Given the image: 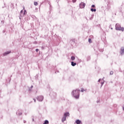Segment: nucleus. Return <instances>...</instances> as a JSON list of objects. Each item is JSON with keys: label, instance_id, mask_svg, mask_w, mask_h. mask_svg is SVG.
Returning a JSON list of instances; mask_svg holds the SVG:
<instances>
[{"label": "nucleus", "instance_id": "obj_9", "mask_svg": "<svg viewBox=\"0 0 124 124\" xmlns=\"http://www.w3.org/2000/svg\"><path fill=\"white\" fill-rule=\"evenodd\" d=\"M66 120V117H65V116H63L62 118V122L63 123L64 122H65V121Z\"/></svg>", "mask_w": 124, "mask_h": 124}, {"label": "nucleus", "instance_id": "obj_24", "mask_svg": "<svg viewBox=\"0 0 124 124\" xmlns=\"http://www.w3.org/2000/svg\"><path fill=\"white\" fill-rule=\"evenodd\" d=\"M38 51H39V49H36V52H38Z\"/></svg>", "mask_w": 124, "mask_h": 124}, {"label": "nucleus", "instance_id": "obj_20", "mask_svg": "<svg viewBox=\"0 0 124 124\" xmlns=\"http://www.w3.org/2000/svg\"><path fill=\"white\" fill-rule=\"evenodd\" d=\"M26 13H27V11L26 10H25L24 11V13L23 14V15H25L26 14Z\"/></svg>", "mask_w": 124, "mask_h": 124}, {"label": "nucleus", "instance_id": "obj_23", "mask_svg": "<svg viewBox=\"0 0 124 124\" xmlns=\"http://www.w3.org/2000/svg\"><path fill=\"white\" fill-rule=\"evenodd\" d=\"M76 0H73V2H76Z\"/></svg>", "mask_w": 124, "mask_h": 124}, {"label": "nucleus", "instance_id": "obj_3", "mask_svg": "<svg viewBox=\"0 0 124 124\" xmlns=\"http://www.w3.org/2000/svg\"><path fill=\"white\" fill-rule=\"evenodd\" d=\"M43 99H44V97L42 95H40V96H38L37 97V100L38 101H43Z\"/></svg>", "mask_w": 124, "mask_h": 124}, {"label": "nucleus", "instance_id": "obj_29", "mask_svg": "<svg viewBox=\"0 0 124 124\" xmlns=\"http://www.w3.org/2000/svg\"><path fill=\"white\" fill-rule=\"evenodd\" d=\"M33 99V100L34 101V102H36V100H35V99Z\"/></svg>", "mask_w": 124, "mask_h": 124}, {"label": "nucleus", "instance_id": "obj_31", "mask_svg": "<svg viewBox=\"0 0 124 124\" xmlns=\"http://www.w3.org/2000/svg\"><path fill=\"white\" fill-rule=\"evenodd\" d=\"M29 91H31V89H29Z\"/></svg>", "mask_w": 124, "mask_h": 124}, {"label": "nucleus", "instance_id": "obj_30", "mask_svg": "<svg viewBox=\"0 0 124 124\" xmlns=\"http://www.w3.org/2000/svg\"><path fill=\"white\" fill-rule=\"evenodd\" d=\"M54 94L55 95V96H57V94L56 93H54Z\"/></svg>", "mask_w": 124, "mask_h": 124}, {"label": "nucleus", "instance_id": "obj_8", "mask_svg": "<svg viewBox=\"0 0 124 124\" xmlns=\"http://www.w3.org/2000/svg\"><path fill=\"white\" fill-rule=\"evenodd\" d=\"M81 123H82V122H81V121L79 120H77L76 121V123L77 124H80Z\"/></svg>", "mask_w": 124, "mask_h": 124}, {"label": "nucleus", "instance_id": "obj_22", "mask_svg": "<svg viewBox=\"0 0 124 124\" xmlns=\"http://www.w3.org/2000/svg\"><path fill=\"white\" fill-rule=\"evenodd\" d=\"M80 92L83 93L84 92V89H81V90H80Z\"/></svg>", "mask_w": 124, "mask_h": 124}, {"label": "nucleus", "instance_id": "obj_17", "mask_svg": "<svg viewBox=\"0 0 124 124\" xmlns=\"http://www.w3.org/2000/svg\"><path fill=\"white\" fill-rule=\"evenodd\" d=\"M110 75H113V74H114V72H113V71H110Z\"/></svg>", "mask_w": 124, "mask_h": 124}, {"label": "nucleus", "instance_id": "obj_15", "mask_svg": "<svg viewBox=\"0 0 124 124\" xmlns=\"http://www.w3.org/2000/svg\"><path fill=\"white\" fill-rule=\"evenodd\" d=\"M34 5H35L36 6L38 5V3L37 2H34Z\"/></svg>", "mask_w": 124, "mask_h": 124}, {"label": "nucleus", "instance_id": "obj_16", "mask_svg": "<svg viewBox=\"0 0 124 124\" xmlns=\"http://www.w3.org/2000/svg\"><path fill=\"white\" fill-rule=\"evenodd\" d=\"M88 41L89 43H92V39L91 38L89 39Z\"/></svg>", "mask_w": 124, "mask_h": 124}, {"label": "nucleus", "instance_id": "obj_32", "mask_svg": "<svg viewBox=\"0 0 124 124\" xmlns=\"http://www.w3.org/2000/svg\"><path fill=\"white\" fill-rule=\"evenodd\" d=\"M23 9H25V7H24Z\"/></svg>", "mask_w": 124, "mask_h": 124}, {"label": "nucleus", "instance_id": "obj_27", "mask_svg": "<svg viewBox=\"0 0 124 124\" xmlns=\"http://www.w3.org/2000/svg\"><path fill=\"white\" fill-rule=\"evenodd\" d=\"M26 123H27V121H26L24 120V124H26Z\"/></svg>", "mask_w": 124, "mask_h": 124}, {"label": "nucleus", "instance_id": "obj_13", "mask_svg": "<svg viewBox=\"0 0 124 124\" xmlns=\"http://www.w3.org/2000/svg\"><path fill=\"white\" fill-rule=\"evenodd\" d=\"M43 124H49V121L48 120H45Z\"/></svg>", "mask_w": 124, "mask_h": 124}, {"label": "nucleus", "instance_id": "obj_1", "mask_svg": "<svg viewBox=\"0 0 124 124\" xmlns=\"http://www.w3.org/2000/svg\"><path fill=\"white\" fill-rule=\"evenodd\" d=\"M72 95L75 97V98H79L80 95V90H73L72 92Z\"/></svg>", "mask_w": 124, "mask_h": 124}, {"label": "nucleus", "instance_id": "obj_7", "mask_svg": "<svg viewBox=\"0 0 124 124\" xmlns=\"http://www.w3.org/2000/svg\"><path fill=\"white\" fill-rule=\"evenodd\" d=\"M68 116H69V113L68 112H66L64 114V117H68Z\"/></svg>", "mask_w": 124, "mask_h": 124}, {"label": "nucleus", "instance_id": "obj_21", "mask_svg": "<svg viewBox=\"0 0 124 124\" xmlns=\"http://www.w3.org/2000/svg\"><path fill=\"white\" fill-rule=\"evenodd\" d=\"M101 87H102L103 86V84H104V82H101Z\"/></svg>", "mask_w": 124, "mask_h": 124}, {"label": "nucleus", "instance_id": "obj_28", "mask_svg": "<svg viewBox=\"0 0 124 124\" xmlns=\"http://www.w3.org/2000/svg\"><path fill=\"white\" fill-rule=\"evenodd\" d=\"M20 13H21V14L23 13V10H21V11H20Z\"/></svg>", "mask_w": 124, "mask_h": 124}, {"label": "nucleus", "instance_id": "obj_10", "mask_svg": "<svg viewBox=\"0 0 124 124\" xmlns=\"http://www.w3.org/2000/svg\"><path fill=\"white\" fill-rule=\"evenodd\" d=\"M91 11H92V12H96V9H93V8H91Z\"/></svg>", "mask_w": 124, "mask_h": 124}, {"label": "nucleus", "instance_id": "obj_11", "mask_svg": "<svg viewBox=\"0 0 124 124\" xmlns=\"http://www.w3.org/2000/svg\"><path fill=\"white\" fill-rule=\"evenodd\" d=\"M71 65L72 66H75V65H76V62H71Z\"/></svg>", "mask_w": 124, "mask_h": 124}, {"label": "nucleus", "instance_id": "obj_14", "mask_svg": "<svg viewBox=\"0 0 124 124\" xmlns=\"http://www.w3.org/2000/svg\"><path fill=\"white\" fill-rule=\"evenodd\" d=\"M71 60H72V61H74V60H75V57L72 56L71 58Z\"/></svg>", "mask_w": 124, "mask_h": 124}, {"label": "nucleus", "instance_id": "obj_2", "mask_svg": "<svg viewBox=\"0 0 124 124\" xmlns=\"http://www.w3.org/2000/svg\"><path fill=\"white\" fill-rule=\"evenodd\" d=\"M115 30H116V31H124V28L121 27L120 24L117 23L115 25Z\"/></svg>", "mask_w": 124, "mask_h": 124}, {"label": "nucleus", "instance_id": "obj_18", "mask_svg": "<svg viewBox=\"0 0 124 124\" xmlns=\"http://www.w3.org/2000/svg\"><path fill=\"white\" fill-rule=\"evenodd\" d=\"M92 8H94V7H95V5H92Z\"/></svg>", "mask_w": 124, "mask_h": 124}, {"label": "nucleus", "instance_id": "obj_19", "mask_svg": "<svg viewBox=\"0 0 124 124\" xmlns=\"http://www.w3.org/2000/svg\"><path fill=\"white\" fill-rule=\"evenodd\" d=\"M90 60H91V57H88L87 61H90Z\"/></svg>", "mask_w": 124, "mask_h": 124}, {"label": "nucleus", "instance_id": "obj_4", "mask_svg": "<svg viewBox=\"0 0 124 124\" xmlns=\"http://www.w3.org/2000/svg\"><path fill=\"white\" fill-rule=\"evenodd\" d=\"M86 4L84 2H82L79 4V7L80 8H85V6Z\"/></svg>", "mask_w": 124, "mask_h": 124}, {"label": "nucleus", "instance_id": "obj_25", "mask_svg": "<svg viewBox=\"0 0 124 124\" xmlns=\"http://www.w3.org/2000/svg\"><path fill=\"white\" fill-rule=\"evenodd\" d=\"M33 88V86H31V89H32Z\"/></svg>", "mask_w": 124, "mask_h": 124}, {"label": "nucleus", "instance_id": "obj_12", "mask_svg": "<svg viewBox=\"0 0 124 124\" xmlns=\"http://www.w3.org/2000/svg\"><path fill=\"white\" fill-rule=\"evenodd\" d=\"M22 112H19V111H17L16 112V115H18V116H21L22 115Z\"/></svg>", "mask_w": 124, "mask_h": 124}, {"label": "nucleus", "instance_id": "obj_5", "mask_svg": "<svg viewBox=\"0 0 124 124\" xmlns=\"http://www.w3.org/2000/svg\"><path fill=\"white\" fill-rule=\"evenodd\" d=\"M120 53L121 56H123V55H124V47H122L121 48Z\"/></svg>", "mask_w": 124, "mask_h": 124}, {"label": "nucleus", "instance_id": "obj_6", "mask_svg": "<svg viewBox=\"0 0 124 124\" xmlns=\"http://www.w3.org/2000/svg\"><path fill=\"white\" fill-rule=\"evenodd\" d=\"M10 53H11V51H8L6 52H4L3 53V56H6L7 55H8V54H10Z\"/></svg>", "mask_w": 124, "mask_h": 124}, {"label": "nucleus", "instance_id": "obj_26", "mask_svg": "<svg viewBox=\"0 0 124 124\" xmlns=\"http://www.w3.org/2000/svg\"><path fill=\"white\" fill-rule=\"evenodd\" d=\"M100 81H101V79H99L98 81V82H100Z\"/></svg>", "mask_w": 124, "mask_h": 124}]
</instances>
